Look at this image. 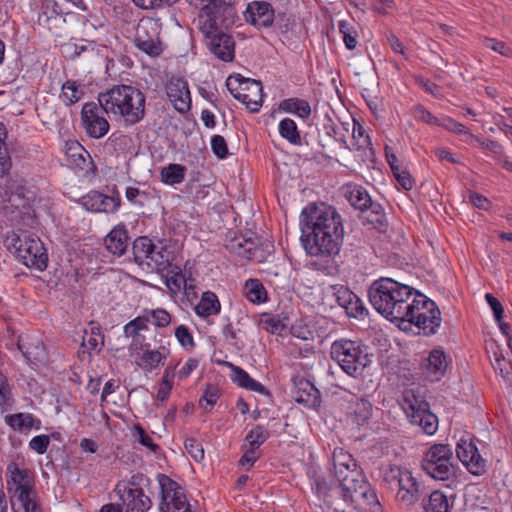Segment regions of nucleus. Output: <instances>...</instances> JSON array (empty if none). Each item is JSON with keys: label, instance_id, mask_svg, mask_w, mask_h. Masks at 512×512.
<instances>
[{"label": "nucleus", "instance_id": "1", "mask_svg": "<svg viewBox=\"0 0 512 512\" xmlns=\"http://www.w3.org/2000/svg\"><path fill=\"white\" fill-rule=\"evenodd\" d=\"M301 242L306 252L315 257H331L340 252L343 220L329 205L309 204L300 214Z\"/></svg>", "mask_w": 512, "mask_h": 512}, {"label": "nucleus", "instance_id": "2", "mask_svg": "<svg viewBox=\"0 0 512 512\" xmlns=\"http://www.w3.org/2000/svg\"><path fill=\"white\" fill-rule=\"evenodd\" d=\"M236 0H211L199 11L197 27L203 34L211 53L218 59H234L235 42L227 30L237 19Z\"/></svg>", "mask_w": 512, "mask_h": 512}, {"label": "nucleus", "instance_id": "3", "mask_svg": "<svg viewBox=\"0 0 512 512\" xmlns=\"http://www.w3.org/2000/svg\"><path fill=\"white\" fill-rule=\"evenodd\" d=\"M414 289L391 278H381L369 288L372 306L391 321H401L407 316Z\"/></svg>", "mask_w": 512, "mask_h": 512}, {"label": "nucleus", "instance_id": "4", "mask_svg": "<svg viewBox=\"0 0 512 512\" xmlns=\"http://www.w3.org/2000/svg\"><path fill=\"white\" fill-rule=\"evenodd\" d=\"M98 102L106 114L122 119L126 125L139 123L145 116V95L130 85H115L100 93Z\"/></svg>", "mask_w": 512, "mask_h": 512}, {"label": "nucleus", "instance_id": "5", "mask_svg": "<svg viewBox=\"0 0 512 512\" xmlns=\"http://www.w3.org/2000/svg\"><path fill=\"white\" fill-rule=\"evenodd\" d=\"M4 245L25 266L39 271L46 269L48 255L39 238L32 237L24 232L11 231L7 233Z\"/></svg>", "mask_w": 512, "mask_h": 512}, {"label": "nucleus", "instance_id": "6", "mask_svg": "<svg viewBox=\"0 0 512 512\" xmlns=\"http://www.w3.org/2000/svg\"><path fill=\"white\" fill-rule=\"evenodd\" d=\"M383 482L391 491H396L397 501L407 507L413 506L427 495L425 486L410 471L399 466L387 469L383 475Z\"/></svg>", "mask_w": 512, "mask_h": 512}, {"label": "nucleus", "instance_id": "7", "mask_svg": "<svg viewBox=\"0 0 512 512\" xmlns=\"http://www.w3.org/2000/svg\"><path fill=\"white\" fill-rule=\"evenodd\" d=\"M330 355L349 376L357 377L370 364L367 347L360 341L336 340L331 345Z\"/></svg>", "mask_w": 512, "mask_h": 512}, {"label": "nucleus", "instance_id": "8", "mask_svg": "<svg viewBox=\"0 0 512 512\" xmlns=\"http://www.w3.org/2000/svg\"><path fill=\"white\" fill-rule=\"evenodd\" d=\"M7 484L9 491H13L11 505L15 512H30L40 508L34 500L33 480L27 469H20L17 463L11 462L7 466Z\"/></svg>", "mask_w": 512, "mask_h": 512}, {"label": "nucleus", "instance_id": "9", "mask_svg": "<svg viewBox=\"0 0 512 512\" xmlns=\"http://www.w3.org/2000/svg\"><path fill=\"white\" fill-rule=\"evenodd\" d=\"M402 407L411 424L419 426L423 433L433 435L438 430V418L430 411L420 388L408 389L403 393Z\"/></svg>", "mask_w": 512, "mask_h": 512}, {"label": "nucleus", "instance_id": "10", "mask_svg": "<svg viewBox=\"0 0 512 512\" xmlns=\"http://www.w3.org/2000/svg\"><path fill=\"white\" fill-rule=\"evenodd\" d=\"M416 297L409 303L407 316L401 321H407L422 329L424 335H433L441 324V313L435 302L417 292Z\"/></svg>", "mask_w": 512, "mask_h": 512}, {"label": "nucleus", "instance_id": "11", "mask_svg": "<svg viewBox=\"0 0 512 512\" xmlns=\"http://www.w3.org/2000/svg\"><path fill=\"white\" fill-rule=\"evenodd\" d=\"M453 451L448 444H434L423 456L421 467L436 480H447L454 475Z\"/></svg>", "mask_w": 512, "mask_h": 512}, {"label": "nucleus", "instance_id": "12", "mask_svg": "<svg viewBox=\"0 0 512 512\" xmlns=\"http://www.w3.org/2000/svg\"><path fill=\"white\" fill-rule=\"evenodd\" d=\"M226 87L234 98L241 101L252 113L259 111L263 101V87L260 81L241 75L230 76L226 80Z\"/></svg>", "mask_w": 512, "mask_h": 512}, {"label": "nucleus", "instance_id": "13", "mask_svg": "<svg viewBox=\"0 0 512 512\" xmlns=\"http://www.w3.org/2000/svg\"><path fill=\"white\" fill-rule=\"evenodd\" d=\"M314 489L318 498L335 512H347V507L351 506L352 491L344 490V486L340 484H328L324 477L317 476Z\"/></svg>", "mask_w": 512, "mask_h": 512}, {"label": "nucleus", "instance_id": "14", "mask_svg": "<svg viewBox=\"0 0 512 512\" xmlns=\"http://www.w3.org/2000/svg\"><path fill=\"white\" fill-rule=\"evenodd\" d=\"M134 43L139 50L149 56L160 55L162 46L157 23L151 19L141 20L136 27Z\"/></svg>", "mask_w": 512, "mask_h": 512}, {"label": "nucleus", "instance_id": "15", "mask_svg": "<svg viewBox=\"0 0 512 512\" xmlns=\"http://www.w3.org/2000/svg\"><path fill=\"white\" fill-rule=\"evenodd\" d=\"M104 109L94 102L86 103L81 112V118L87 134L92 138H102L109 131V123L103 117Z\"/></svg>", "mask_w": 512, "mask_h": 512}, {"label": "nucleus", "instance_id": "16", "mask_svg": "<svg viewBox=\"0 0 512 512\" xmlns=\"http://www.w3.org/2000/svg\"><path fill=\"white\" fill-rule=\"evenodd\" d=\"M477 441L474 435L466 432L460 438L456 448L458 459L474 475H480V453L476 445Z\"/></svg>", "mask_w": 512, "mask_h": 512}, {"label": "nucleus", "instance_id": "17", "mask_svg": "<svg viewBox=\"0 0 512 512\" xmlns=\"http://www.w3.org/2000/svg\"><path fill=\"white\" fill-rule=\"evenodd\" d=\"M116 489L120 498L126 505V512H146L151 507V500L146 496L143 490L136 486L134 480L123 485H117Z\"/></svg>", "mask_w": 512, "mask_h": 512}, {"label": "nucleus", "instance_id": "18", "mask_svg": "<svg viewBox=\"0 0 512 512\" xmlns=\"http://www.w3.org/2000/svg\"><path fill=\"white\" fill-rule=\"evenodd\" d=\"M243 15L247 23L259 29L270 27L275 17L272 5L266 1L248 3Z\"/></svg>", "mask_w": 512, "mask_h": 512}, {"label": "nucleus", "instance_id": "19", "mask_svg": "<svg viewBox=\"0 0 512 512\" xmlns=\"http://www.w3.org/2000/svg\"><path fill=\"white\" fill-rule=\"evenodd\" d=\"M351 506L358 512H381V505L376 493L366 480L359 484V487L352 490Z\"/></svg>", "mask_w": 512, "mask_h": 512}, {"label": "nucleus", "instance_id": "20", "mask_svg": "<svg viewBox=\"0 0 512 512\" xmlns=\"http://www.w3.org/2000/svg\"><path fill=\"white\" fill-rule=\"evenodd\" d=\"M166 93L178 112L186 113L190 109V91L185 80L181 78L171 79L166 85Z\"/></svg>", "mask_w": 512, "mask_h": 512}, {"label": "nucleus", "instance_id": "21", "mask_svg": "<svg viewBox=\"0 0 512 512\" xmlns=\"http://www.w3.org/2000/svg\"><path fill=\"white\" fill-rule=\"evenodd\" d=\"M120 198L91 191L82 198L83 206L90 211L114 213L120 207Z\"/></svg>", "mask_w": 512, "mask_h": 512}, {"label": "nucleus", "instance_id": "22", "mask_svg": "<svg viewBox=\"0 0 512 512\" xmlns=\"http://www.w3.org/2000/svg\"><path fill=\"white\" fill-rule=\"evenodd\" d=\"M22 355L32 364L38 365L46 360V352L43 343L38 338L21 335L17 343Z\"/></svg>", "mask_w": 512, "mask_h": 512}, {"label": "nucleus", "instance_id": "23", "mask_svg": "<svg viewBox=\"0 0 512 512\" xmlns=\"http://www.w3.org/2000/svg\"><path fill=\"white\" fill-rule=\"evenodd\" d=\"M422 368L432 381H439L447 368L446 356L443 351L433 350L422 362Z\"/></svg>", "mask_w": 512, "mask_h": 512}, {"label": "nucleus", "instance_id": "24", "mask_svg": "<svg viewBox=\"0 0 512 512\" xmlns=\"http://www.w3.org/2000/svg\"><path fill=\"white\" fill-rule=\"evenodd\" d=\"M334 478L337 484L344 486V490L352 491L359 487L365 480V477L357 464L352 467L338 468L334 470Z\"/></svg>", "mask_w": 512, "mask_h": 512}, {"label": "nucleus", "instance_id": "25", "mask_svg": "<svg viewBox=\"0 0 512 512\" xmlns=\"http://www.w3.org/2000/svg\"><path fill=\"white\" fill-rule=\"evenodd\" d=\"M128 233L125 227L116 226L110 233L105 237L104 243L109 252L114 255H123L128 247Z\"/></svg>", "mask_w": 512, "mask_h": 512}, {"label": "nucleus", "instance_id": "26", "mask_svg": "<svg viewBox=\"0 0 512 512\" xmlns=\"http://www.w3.org/2000/svg\"><path fill=\"white\" fill-rule=\"evenodd\" d=\"M295 399L298 403H303L310 408L319 406L321 402L319 390L307 380L299 382Z\"/></svg>", "mask_w": 512, "mask_h": 512}, {"label": "nucleus", "instance_id": "27", "mask_svg": "<svg viewBox=\"0 0 512 512\" xmlns=\"http://www.w3.org/2000/svg\"><path fill=\"white\" fill-rule=\"evenodd\" d=\"M258 243L256 239L253 238H246L244 236H238L233 238L229 241L227 244V248L246 259H252L256 249H257Z\"/></svg>", "mask_w": 512, "mask_h": 512}, {"label": "nucleus", "instance_id": "28", "mask_svg": "<svg viewBox=\"0 0 512 512\" xmlns=\"http://www.w3.org/2000/svg\"><path fill=\"white\" fill-rule=\"evenodd\" d=\"M454 504V496H447L440 490L429 495L428 503L424 505V512H449Z\"/></svg>", "mask_w": 512, "mask_h": 512}, {"label": "nucleus", "instance_id": "29", "mask_svg": "<svg viewBox=\"0 0 512 512\" xmlns=\"http://www.w3.org/2000/svg\"><path fill=\"white\" fill-rule=\"evenodd\" d=\"M345 197L355 209L362 212L368 208V203L371 200L368 192L358 185H347L345 187Z\"/></svg>", "mask_w": 512, "mask_h": 512}, {"label": "nucleus", "instance_id": "30", "mask_svg": "<svg viewBox=\"0 0 512 512\" xmlns=\"http://www.w3.org/2000/svg\"><path fill=\"white\" fill-rule=\"evenodd\" d=\"M232 367V380L240 387L267 395V389L259 382L249 376V374L242 368L231 365Z\"/></svg>", "mask_w": 512, "mask_h": 512}, {"label": "nucleus", "instance_id": "31", "mask_svg": "<svg viewBox=\"0 0 512 512\" xmlns=\"http://www.w3.org/2000/svg\"><path fill=\"white\" fill-rule=\"evenodd\" d=\"M159 485L161 488L162 501L160 503L161 512H169L170 504L168 500L180 493L183 489L178 485L177 482L172 480L166 475H159Z\"/></svg>", "mask_w": 512, "mask_h": 512}, {"label": "nucleus", "instance_id": "32", "mask_svg": "<svg viewBox=\"0 0 512 512\" xmlns=\"http://www.w3.org/2000/svg\"><path fill=\"white\" fill-rule=\"evenodd\" d=\"M353 422L357 425L365 424L372 415V404L365 398L356 399L350 406Z\"/></svg>", "mask_w": 512, "mask_h": 512}, {"label": "nucleus", "instance_id": "33", "mask_svg": "<svg viewBox=\"0 0 512 512\" xmlns=\"http://www.w3.org/2000/svg\"><path fill=\"white\" fill-rule=\"evenodd\" d=\"M145 265L158 272H163L171 267L167 251L164 248H158L156 245L152 248L148 262Z\"/></svg>", "mask_w": 512, "mask_h": 512}, {"label": "nucleus", "instance_id": "34", "mask_svg": "<svg viewBox=\"0 0 512 512\" xmlns=\"http://www.w3.org/2000/svg\"><path fill=\"white\" fill-rule=\"evenodd\" d=\"M220 302L217 296L212 292H205L196 306V312L200 316H210L219 313Z\"/></svg>", "mask_w": 512, "mask_h": 512}, {"label": "nucleus", "instance_id": "35", "mask_svg": "<svg viewBox=\"0 0 512 512\" xmlns=\"http://www.w3.org/2000/svg\"><path fill=\"white\" fill-rule=\"evenodd\" d=\"M279 108L285 112L296 113L303 119L311 115V107L306 100L295 98L285 99L280 103Z\"/></svg>", "mask_w": 512, "mask_h": 512}, {"label": "nucleus", "instance_id": "36", "mask_svg": "<svg viewBox=\"0 0 512 512\" xmlns=\"http://www.w3.org/2000/svg\"><path fill=\"white\" fill-rule=\"evenodd\" d=\"M154 244L148 237H138L133 242L134 260L139 265H145L148 262Z\"/></svg>", "mask_w": 512, "mask_h": 512}, {"label": "nucleus", "instance_id": "37", "mask_svg": "<svg viewBox=\"0 0 512 512\" xmlns=\"http://www.w3.org/2000/svg\"><path fill=\"white\" fill-rule=\"evenodd\" d=\"M186 167L180 164H169L161 170V179L165 184L175 185L183 182Z\"/></svg>", "mask_w": 512, "mask_h": 512}, {"label": "nucleus", "instance_id": "38", "mask_svg": "<svg viewBox=\"0 0 512 512\" xmlns=\"http://www.w3.org/2000/svg\"><path fill=\"white\" fill-rule=\"evenodd\" d=\"M62 13V8L55 0H44L38 16V24L45 26L52 19H56Z\"/></svg>", "mask_w": 512, "mask_h": 512}, {"label": "nucleus", "instance_id": "39", "mask_svg": "<svg viewBox=\"0 0 512 512\" xmlns=\"http://www.w3.org/2000/svg\"><path fill=\"white\" fill-rule=\"evenodd\" d=\"M279 133L289 143L293 145L301 144V136L294 120L284 118L279 123Z\"/></svg>", "mask_w": 512, "mask_h": 512}, {"label": "nucleus", "instance_id": "40", "mask_svg": "<svg viewBox=\"0 0 512 512\" xmlns=\"http://www.w3.org/2000/svg\"><path fill=\"white\" fill-rule=\"evenodd\" d=\"M244 294L252 303H261L266 298V291L257 279H249L244 286Z\"/></svg>", "mask_w": 512, "mask_h": 512}, {"label": "nucleus", "instance_id": "41", "mask_svg": "<svg viewBox=\"0 0 512 512\" xmlns=\"http://www.w3.org/2000/svg\"><path fill=\"white\" fill-rule=\"evenodd\" d=\"M165 358L166 355L160 350H145L138 365L146 371H152L156 369Z\"/></svg>", "mask_w": 512, "mask_h": 512}, {"label": "nucleus", "instance_id": "42", "mask_svg": "<svg viewBox=\"0 0 512 512\" xmlns=\"http://www.w3.org/2000/svg\"><path fill=\"white\" fill-rule=\"evenodd\" d=\"M166 285L173 293H177L181 289L187 291V278L179 267H174L168 272Z\"/></svg>", "mask_w": 512, "mask_h": 512}, {"label": "nucleus", "instance_id": "43", "mask_svg": "<svg viewBox=\"0 0 512 512\" xmlns=\"http://www.w3.org/2000/svg\"><path fill=\"white\" fill-rule=\"evenodd\" d=\"M83 96V91L79 88L75 81L68 80L62 85L60 97L66 105L78 102Z\"/></svg>", "mask_w": 512, "mask_h": 512}, {"label": "nucleus", "instance_id": "44", "mask_svg": "<svg viewBox=\"0 0 512 512\" xmlns=\"http://www.w3.org/2000/svg\"><path fill=\"white\" fill-rule=\"evenodd\" d=\"M333 296L336 299L338 305L344 308L350 301L354 300L356 294L352 292L348 287L343 285H333L332 287Z\"/></svg>", "mask_w": 512, "mask_h": 512}, {"label": "nucleus", "instance_id": "45", "mask_svg": "<svg viewBox=\"0 0 512 512\" xmlns=\"http://www.w3.org/2000/svg\"><path fill=\"white\" fill-rule=\"evenodd\" d=\"M150 321L159 328L167 327L171 322V315L163 308L147 310Z\"/></svg>", "mask_w": 512, "mask_h": 512}, {"label": "nucleus", "instance_id": "46", "mask_svg": "<svg viewBox=\"0 0 512 512\" xmlns=\"http://www.w3.org/2000/svg\"><path fill=\"white\" fill-rule=\"evenodd\" d=\"M268 438V432L264 427L257 425L247 435L246 440L250 447L258 449Z\"/></svg>", "mask_w": 512, "mask_h": 512}, {"label": "nucleus", "instance_id": "47", "mask_svg": "<svg viewBox=\"0 0 512 512\" xmlns=\"http://www.w3.org/2000/svg\"><path fill=\"white\" fill-rule=\"evenodd\" d=\"M356 461L353 459L352 455L343 449H335L333 453V466L334 470L338 468L344 467H352L355 466Z\"/></svg>", "mask_w": 512, "mask_h": 512}, {"label": "nucleus", "instance_id": "48", "mask_svg": "<svg viewBox=\"0 0 512 512\" xmlns=\"http://www.w3.org/2000/svg\"><path fill=\"white\" fill-rule=\"evenodd\" d=\"M439 126L443 127L444 129L457 133V134H464L467 135L471 140L477 141L478 139L471 135L468 132V129L461 123L455 121L452 118L445 117L441 119V122L439 123Z\"/></svg>", "mask_w": 512, "mask_h": 512}, {"label": "nucleus", "instance_id": "49", "mask_svg": "<svg viewBox=\"0 0 512 512\" xmlns=\"http://www.w3.org/2000/svg\"><path fill=\"white\" fill-rule=\"evenodd\" d=\"M491 49L497 53H499L502 56L505 57H511L512 56V49L506 45V43L502 41H498L493 38H485L482 40V47Z\"/></svg>", "mask_w": 512, "mask_h": 512}, {"label": "nucleus", "instance_id": "50", "mask_svg": "<svg viewBox=\"0 0 512 512\" xmlns=\"http://www.w3.org/2000/svg\"><path fill=\"white\" fill-rule=\"evenodd\" d=\"M480 498V487L478 484H468L465 487L464 499L465 505L471 508L478 507V500Z\"/></svg>", "mask_w": 512, "mask_h": 512}, {"label": "nucleus", "instance_id": "51", "mask_svg": "<svg viewBox=\"0 0 512 512\" xmlns=\"http://www.w3.org/2000/svg\"><path fill=\"white\" fill-rule=\"evenodd\" d=\"M7 137L6 128L3 123L0 122V166L1 169L5 167H11L10 157L8 154L5 139Z\"/></svg>", "mask_w": 512, "mask_h": 512}, {"label": "nucleus", "instance_id": "52", "mask_svg": "<svg viewBox=\"0 0 512 512\" xmlns=\"http://www.w3.org/2000/svg\"><path fill=\"white\" fill-rule=\"evenodd\" d=\"M490 361L496 373H499L503 377H507L510 374L511 363L507 361L502 354H498L494 351V358Z\"/></svg>", "mask_w": 512, "mask_h": 512}, {"label": "nucleus", "instance_id": "53", "mask_svg": "<svg viewBox=\"0 0 512 512\" xmlns=\"http://www.w3.org/2000/svg\"><path fill=\"white\" fill-rule=\"evenodd\" d=\"M185 449L187 453L197 462L204 458V449L201 443L194 438H188L185 441Z\"/></svg>", "mask_w": 512, "mask_h": 512}, {"label": "nucleus", "instance_id": "54", "mask_svg": "<svg viewBox=\"0 0 512 512\" xmlns=\"http://www.w3.org/2000/svg\"><path fill=\"white\" fill-rule=\"evenodd\" d=\"M485 300L493 313L495 322H500L504 317V307L501 302L490 293L485 294Z\"/></svg>", "mask_w": 512, "mask_h": 512}, {"label": "nucleus", "instance_id": "55", "mask_svg": "<svg viewBox=\"0 0 512 512\" xmlns=\"http://www.w3.org/2000/svg\"><path fill=\"white\" fill-rule=\"evenodd\" d=\"M175 337L184 348H193L195 345L192 334L185 325H180L175 329Z\"/></svg>", "mask_w": 512, "mask_h": 512}, {"label": "nucleus", "instance_id": "56", "mask_svg": "<svg viewBox=\"0 0 512 512\" xmlns=\"http://www.w3.org/2000/svg\"><path fill=\"white\" fill-rule=\"evenodd\" d=\"M211 148L218 158H225L228 155L226 140L221 135H214L211 139Z\"/></svg>", "mask_w": 512, "mask_h": 512}, {"label": "nucleus", "instance_id": "57", "mask_svg": "<svg viewBox=\"0 0 512 512\" xmlns=\"http://www.w3.org/2000/svg\"><path fill=\"white\" fill-rule=\"evenodd\" d=\"M343 309L349 317L354 318L362 316L366 312V308L357 295L354 297V300L350 301L349 304H347Z\"/></svg>", "mask_w": 512, "mask_h": 512}, {"label": "nucleus", "instance_id": "58", "mask_svg": "<svg viewBox=\"0 0 512 512\" xmlns=\"http://www.w3.org/2000/svg\"><path fill=\"white\" fill-rule=\"evenodd\" d=\"M134 431L138 436V441L141 445L147 447L153 452H156L159 449V446L153 442L152 438L145 432L140 424H136L134 426Z\"/></svg>", "mask_w": 512, "mask_h": 512}, {"label": "nucleus", "instance_id": "59", "mask_svg": "<svg viewBox=\"0 0 512 512\" xmlns=\"http://www.w3.org/2000/svg\"><path fill=\"white\" fill-rule=\"evenodd\" d=\"M49 444L50 439L47 435L35 436L29 442L30 448L38 454H44L47 451Z\"/></svg>", "mask_w": 512, "mask_h": 512}, {"label": "nucleus", "instance_id": "60", "mask_svg": "<svg viewBox=\"0 0 512 512\" xmlns=\"http://www.w3.org/2000/svg\"><path fill=\"white\" fill-rule=\"evenodd\" d=\"M28 418L25 413H17L7 415L5 417L6 423L14 430L22 431L25 427L23 419Z\"/></svg>", "mask_w": 512, "mask_h": 512}, {"label": "nucleus", "instance_id": "61", "mask_svg": "<svg viewBox=\"0 0 512 512\" xmlns=\"http://www.w3.org/2000/svg\"><path fill=\"white\" fill-rule=\"evenodd\" d=\"M219 398V390L217 387L208 385L204 392L203 397L200 399V405L203 406L202 401L204 400L207 405L212 407Z\"/></svg>", "mask_w": 512, "mask_h": 512}, {"label": "nucleus", "instance_id": "62", "mask_svg": "<svg viewBox=\"0 0 512 512\" xmlns=\"http://www.w3.org/2000/svg\"><path fill=\"white\" fill-rule=\"evenodd\" d=\"M366 212H367V215L365 216V219L374 228L381 229L385 226V224H386L385 213H372L369 211H366Z\"/></svg>", "mask_w": 512, "mask_h": 512}, {"label": "nucleus", "instance_id": "63", "mask_svg": "<svg viewBox=\"0 0 512 512\" xmlns=\"http://www.w3.org/2000/svg\"><path fill=\"white\" fill-rule=\"evenodd\" d=\"M358 135H356V129L353 131V139L356 140L355 145L357 146V149L365 148L369 145V136L365 133V130L358 126L357 129Z\"/></svg>", "mask_w": 512, "mask_h": 512}, {"label": "nucleus", "instance_id": "64", "mask_svg": "<svg viewBox=\"0 0 512 512\" xmlns=\"http://www.w3.org/2000/svg\"><path fill=\"white\" fill-rule=\"evenodd\" d=\"M394 176L405 190H410L413 187V180L407 171L401 169Z\"/></svg>", "mask_w": 512, "mask_h": 512}]
</instances>
